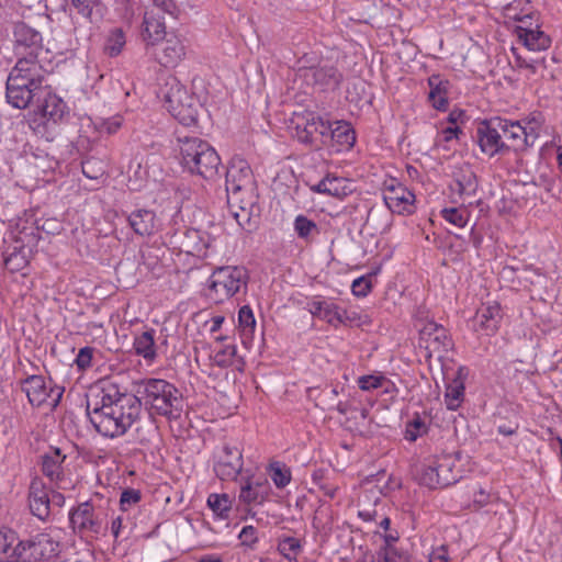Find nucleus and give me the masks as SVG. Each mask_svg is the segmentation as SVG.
Here are the masks:
<instances>
[{
  "label": "nucleus",
  "instance_id": "nucleus-12",
  "mask_svg": "<svg viewBox=\"0 0 562 562\" xmlns=\"http://www.w3.org/2000/svg\"><path fill=\"white\" fill-rule=\"evenodd\" d=\"M502 117L485 119L477 123L475 140L483 154L490 158L506 155L503 142Z\"/></svg>",
  "mask_w": 562,
  "mask_h": 562
},
{
  "label": "nucleus",
  "instance_id": "nucleus-63",
  "mask_svg": "<svg viewBox=\"0 0 562 562\" xmlns=\"http://www.w3.org/2000/svg\"><path fill=\"white\" fill-rule=\"evenodd\" d=\"M339 317L341 318V321H338V326H349L360 321V315L357 312H348L347 310L344 308L340 310Z\"/></svg>",
  "mask_w": 562,
  "mask_h": 562
},
{
  "label": "nucleus",
  "instance_id": "nucleus-59",
  "mask_svg": "<svg viewBox=\"0 0 562 562\" xmlns=\"http://www.w3.org/2000/svg\"><path fill=\"white\" fill-rule=\"evenodd\" d=\"M142 499V493L139 490L125 488L121 493L120 506L123 512L130 509L131 506L137 504Z\"/></svg>",
  "mask_w": 562,
  "mask_h": 562
},
{
  "label": "nucleus",
  "instance_id": "nucleus-52",
  "mask_svg": "<svg viewBox=\"0 0 562 562\" xmlns=\"http://www.w3.org/2000/svg\"><path fill=\"white\" fill-rule=\"evenodd\" d=\"M373 273H368L366 276H361L353 280L351 284V292L357 297H366L372 290L371 278Z\"/></svg>",
  "mask_w": 562,
  "mask_h": 562
},
{
  "label": "nucleus",
  "instance_id": "nucleus-22",
  "mask_svg": "<svg viewBox=\"0 0 562 562\" xmlns=\"http://www.w3.org/2000/svg\"><path fill=\"white\" fill-rule=\"evenodd\" d=\"M449 188L463 200L476 195L479 179L470 164L464 162L453 169L452 182Z\"/></svg>",
  "mask_w": 562,
  "mask_h": 562
},
{
  "label": "nucleus",
  "instance_id": "nucleus-37",
  "mask_svg": "<svg viewBox=\"0 0 562 562\" xmlns=\"http://www.w3.org/2000/svg\"><path fill=\"white\" fill-rule=\"evenodd\" d=\"M256 328V319L249 305H244L238 311V330L241 344L249 348Z\"/></svg>",
  "mask_w": 562,
  "mask_h": 562
},
{
  "label": "nucleus",
  "instance_id": "nucleus-4",
  "mask_svg": "<svg viewBox=\"0 0 562 562\" xmlns=\"http://www.w3.org/2000/svg\"><path fill=\"white\" fill-rule=\"evenodd\" d=\"M180 162L192 175L213 181L220 177V169H224L217 151L206 140L199 137L186 136L178 138Z\"/></svg>",
  "mask_w": 562,
  "mask_h": 562
},
{
  "label": "nucleus",
  "instance_id": "nucleus-20",
  "mask_svg": "<svg viewBox=\"0 0 562 562\" xmlns=\"http://www.w3.org/2000/svg\"><path fill=\"white\" fill-rule=\"evenodd\" d=\"M43 89L44 88L31 87L26 82L18 81L16 79L8 76L5 92L7 101L13 108L24 110L32 104L35 105Z\"/></svg>",
  "mask_w": 562,
  "mask_h": 562
},
{
  "label": "nucleus",
  "instance_id": "nucleus-8",
  "mask_svg": "<svg viewBox=\"0 0 562 562\" xmlns=\"http://www.w3.org/2000/svg\"><path fill=\"white\" fill-rule=\"evenodd\" d=\"M454 463L449 456L428 459L415 468L414 476L419 485L429 490L443 488L459 481L453 472Z\"/></svg>",
  "mask_w": 562,
  "mask_h": 562
},
{
  "label": "nucleus",
  "instance_id": "nucleus-32",
  "mask_svg": "<svg viewBox=\"0 0 562 562\" xmlns=\"http://www.w3.org/2000/svg\"><path fill=\"white\" fill-rule=\"evenodd\" d=\"M41 233L37 226L25 223L20 227L18 225V233L14 236V246L16 249L25 250L27 255H34L37 250Z\"/></svg>",
  "mask_w": 562,
  "mask_h": 562
},
{
  "label": "nucleus",
  "instance_id": "nucleus-61",
  "mask_svg": "<svg viewBox=\"0 0 562 562\" xmlns=\"http://www.w3.org/2000/svg\"><path fill=\"white\" fill-rule=\"evenodd\" d=\"M319 131L317 140L319 142L318 149H321L324 146L331 147L333 139L331 138V132H334L335 123L331 124L329 121H326L323 119V122L318 124Z\"/></svg>",
  "mask_w": 562,
  "mask_h": 562
},
{
  "label": "nucleus",
  "instance_id": "nucleus-43",
  "mask_svg": "<svg viewBox=\"0 0 562 562\" xmlns=\"http://www.w3.org/2000/svg\"><path fill=\"white\" fill-rule=\"evenodd\" d=\"M159 439L158 427L155 422L148 420L136 427L135 440L144 448H150Z\"/></svg>",
  "mask_w": 562,
  "mask_h": 562
},
{
  "label": "nucleus",
  "instance_id": "nucleus-25",
  "mask_svg": "<svg viewBox=\"0 0 562 562\" xmlns=\"http://www.w3.org/2000/svg\"><path fill=\"white\" fill-rule=\"evenodd\" d=\"M133 232L139 236H150L158 231L159 220L154 210L135 209L126 216Z\"/></svg>",
  "mask_w": 562,
  "mask_h": 562
},
{
  "label": "nucleus",
  "instance_id": "nucleus-11",
  "mask_svg": "<svg viewBox=\"0 0 562 562\" xmlns=\"http://www.w3.org/2000/svg\"><path fill=\"white\" fill-rule=\"evenodd\" d=\"M419 345L424 346L426 361H430L434 356H437L439 361H442L447 353L453 349L454 342L442 325L434 321L427 322L419 330Z\"/></svg>",
  "mask_w": 562,
  "mask_h": 562
},
{
  "label": "nucleus",
  "instance_id": "nucleus-16",
  "mask_svg": "<svg viewBox=\"0 0 562 562\" xmlns=\"http://www.w3.org/2000/svg\"><path fill=\"white\" fill-rule=\"evenodd\" d=\"M502 134L503 142L506 146V154L509 151H525L527 148L533 146L538 134L533 127L527 130L519 121H510L502 119Z\"/></svg>",
  "mask_w": 562,
  "mask_h": 562
},
{
  "label": "nucleus",
  "instance_id": "nucleus-21",
  "mask_svg": "<svg viewBox=\"0 0 562 562\" xmlns=\"http://www.w3.org/2000/svg\"><path fill=\"white\" fill-rule=\"evenodd\" d=\"M27 501L33 516L42 521H46L49 518V490L41 477L35 476L32 479L29 486Z\"/></svg>",
  "mask_w": 562,
  "mask_h": 562
},
{
  "label": "nucleus",
  "instance_id": "nucleus-49",
  "mask_svg": "<svg viewBox=\"0 0 562 562\" xmlns=\"http://www.w3.org/2000/svg\"><path fill=\"white\" fill-rule=\"evenodd\" d=\"M201 108L199 101L193 97V101L188 105L179 108L172 116L184 126H192L198 123L199 109Z\"/></svg>",
  "mask_w": 562,
  "mask_h": 562
},
{
  "label": "nucleus",
  "instance_id": "nucleus-10",
  "mask_svg": "<svg viewBox=\"0 0 562 562\" xmlns=\"http://www.w3.org/2000/svg\"><path fill=\"white\" fill-rule=\"evenodd\" d=\"M60 551V543L49 533L38 532L16 542L14 562H44L56 558Z\"/></svg>",
  "mask_w": 562,
  "mask_h": 562
},
{
  "label": "nucleus",
  "instance_id": "nucleus-62",
  "mask_svg": "<svg viewBox=\"0 0 562 562\" xmlns=\"http://www.w3.org/2000/svg\"><path fill=\"white\" fill-rule=\"evenodd\" d=\"M238 538L241 544L252 547L258 541L257 529L251 525L244 526Z\"/></svg>",
  "mask_w": 562,
  "mask_h": 562
},
{
  "label": "nucleus",
  "instance_id": "nucleus-36",
  "mask_svg": "<svg viewBox=\"0 0 562 562\" xmlns=\"http://www.w3.org/2000/svg\"><path fill=\"white\" fill-rule=\"evenodd\" d=\"M338 395L339 391L336 386L326 385L319 391L316 397V405L319 406L323 411H337L338 413L345 415L348 411V405L347 403L338 401Z\"/></svg>",
  "mask_w": 562,
  "mask_h": 562
},
{
  "label": "nucleus",
  "instance_id": "nucleus-14",
  "mask_svg": "<svg viewBox=\"0 0 562 562\" xmlns=\"http://www.w3.org/2000/svg\"><path fill=\"white\" fill-rule=\"evenodd\" d=\"M12 45L16 56H38L43 49V35L24 21L12 23Z\"/></svg>",
  "mask_w": 562,
  "mask_h": 562
},
{
  "label": "nucleus",
  "instance_id": "nucleus-27",
  "mask_svg": "<svg viewBox=\"0 0 562 562\" xmlns=\"http://www.w3.org/2000/svg\"><path fill=\"white\" fill-rule=\"evenodd\" d=\"M323 117L313 112H307L296 122L295 133L299 142L310 145L314 149H318L319 142L317 140L318 131Z\"/></svg>",
  "mask_w": 562,
  "mask_h": 562
},
{
  "label": "nucleus",
  "instance_id": "nucleus-45",
  "mask_svg": "<svg viewBox=\"0 0 562 562\" xmlns=\"http://www.w3.org/2000/svg\"><path fill=\"white\" fill-rule=\"evenodd\" d=\"M465 385L462 382H450L446 386L445 403L449 411H457L464 400Z\"/></svg>",
  "mask_w": 562,
  "mask_h": 562
},
{
  "label": "nucleus",
  "instance_id": "nucleus-57",
  "mask_svg": "<svg viewBox=\"0 0 562 562\" xmlns=\"http://www.w3.org/2000/svg\"><path fill=\"white\" fill-rule=\"evenodd\" d=\"M94 352L95 348L90 346H86L79 349L75 359V364L79 371H86L87 369L91 368Z\"/></svg>",
  "mask_w": 562,
  "mask_h": 562
},
{
  "label": "nucleus",
  "instance_id": "nucleus-46",
  "mask_svg": "<svg viewBox=\"0 0 562 562\" xmlns=\"http://www.w3.org/2000/svg\"><path fill=\"white\" fill-rule=\"evenodd\" d=\"M33 255H27L25 250L16 249L13 245L12 251L4 258V267L12 273L22 271L29 263Z\"/></svg>",
  "mask_w": 562,
  "mask_h": 562
},
{
  "label": "nucleus",
  "instance_id": "nucleus-13",
  "mask_svg": "<svg viewBox=\"0 0 562 562\" xmlns=\"http://www.w3.org/2000/svg\"><path fill=\"white\" fill-rule=\"evenodd\" d=\"M212 240L207 232L192 227L179 228L171 236V244H173L180 252L200 258L207 256Z\"/></svg>",
  "mask_w": 562,
  "mask_h": 562
},
{
  "label": "nucleus",
  "instance_id": "nucleus-64",
  "mask_svg": "<svg viewBox=\"0 0 562 562\" xmlns=\"http://www.w3.org/2000/svg\"><path fill=\"white\" fill-rule=\"evenodd\" d=\"M442 137L445 142H450L452 139H459V136L463 134V131L459 126H447L441 131Z\"/></svg>",
  "mask_w": 562,
  "mask_h": 562
},
{
  "label": "nucleus",
  "instance_id": "nucleus-42",
  "mask_svg": "<svg viewBox=\"0 0 562 562\" xmlns=\"http://www.w3.org/2000/svg\"><path fill=\"white\" fill-rule=\"evenodd\" d=\"M293 227L297 237L306 243H311L321 232L317 224L303 214L294 218Z\"/></svg>",
  "mask_w": 562,
  "mask_h": 562
},
{
  "label": "nucleus",
  "instance_id": "nucleus-33",
  "mask_svg": "<svg viewBox=\"0 0 562 562\" xmlns=\"http://www.w3.org/2000/svg\"><path fill=\"white\" fill-rule=\"evenodd\" d=\"M516 33L518 40L528 50L540 52L547 49L550 46V37L544 32L539 30V27L533 30L518 26Z\"/></svg>",
  "mask_w": 562,
  "mask_h": 562
},
{
  "label": "nucleus",
  "instance_id": "nucleus-41",
  "mask_svg": "<svg viewBox=\"0 0 562 562\" xmlns=\"http://www.w3.org/2000/svg\"><path fill=\"white\" fill-rule=\"evenodd\" d=\"M126 36L122 27H113L109 31L104 42V54L109 57H117L125 47Z\"/></svg>",
  "mask_w": 562,
  "mask_h": 562
},
{
  "label": "nucleus",
  "instance_id": "nucleus-60",
  "mask_svg": "<svg viewBox=\"0 0 562 562\" xmlns=\"http://www.w3.org/2000/svg\"><path fill=\"white\" fill-rule=\"evenodd\" d=\"M340 310L341 307L339 305L327 301L323 308L321 319L334 327H338V321H341L339 317Z\"/></svg>",
  "mask_w": 562,
  "mask_h": 562
},
{
  "label": "nucleus",
  "instance_id": "nucleus-3",
  "mask_svg": "<svg viewBox=\"0 0 562 562\" xmlns=\"http://www.w3.org/2000/svg\"><path fill=\"white\" fill-rule=\"evenodd\" d=\"M150 415H158L168 420H178L184 411L186 401L182 392L164 379L148 378L137 383L136 394Z\"/></svg>",
  "mask_w": 562,
  "mask_h": 562
},
{
  "label": "nucleus",
  "instance_id": "nucleus-54",
  "mask_svg": "<svg viewBox=\"0 0 562 562\" xmlns=\"http://www.w3.org/2000/svg\"><path fill=\"white\" fill-rule=\"evenodd\" d=\"M389 380L382 374H368L358 378V386L362 391H371L382 387Z\"/></svg>",
  "mask_w": 562,
  "mask_h": 562
},
{
  "label": "nucleus",
  "instance_id": "nucleus-19",
  "mask_svg": "<svg viewBox=\"0 0 562 562\" xmlns=\"http://www.w3.org/2000/svg\"><path fill=\"white\" fill-rule=\"evenodd\" d=\"M157 97L164 102L165 108L171 115L179 108L186 106L193 101V95L189 94L186 87L173 76H169L160 85Z\"/></svg>",
  "mask_w": 562,
  "mask_h": 562
},
{
  "label": "nucleus",
  "instance_id": "nucleus-2",
  "mask_svg": "<svg viewBox=\"0 0 562 562\" xmlns=\"http://www.w3.org/2000/svg\"><path fill=\"white\" fill-rule=\"evenodd\" d=\"M227 206L237 224L248 233L257 229L260 222L256 180L250 165L234 157L225 171Z\"/></svg>",
  "mask_w": 562,
  "mask_h": 562
},
{
  "label": "nucleus",
  "instance_id": "nucleus-47",
  "mask_svg": "<svg viewBox=\"0 0 562 562\" xmlns=\"http://www.w3.org/2000/svg\"><path fill=\"white\" fill-rule=\"evenodd\" d=\"M207 505L221 519H226L232 510V499L227 494L212 493L207 497Z\"/></svg>",
  "mask_w": 562,
  "mask_h": 562
},
{
  "label": "nucleus",
  "instance_id": "nucleus-17",
  "mask_svg": "<svg viewBox=\"0 0 562 562\" xmlns=\"http://www.w3.org/2000/svg\"><path fill=\"white\" fill-rule=\"evenodd\" d=\"M383 200L392 213L408 215L415 212V194L396 179L384 182Z\"/></svg>",
  "mask_w": 562,
  "mask_h": 562
},
{
  "label": "nucleus",
  "instance_id": "nucleus-9",
  "mask_svg": "<svg viewBox=\"0 0 562 562\" xmlns=\"http://www.w3.org/2000/svg\"><path fill=\"white\" fill-rule=\"evenodd\" d=\"M21 391L25 393L29 403L33 407H41L44 404L55 408L59 405L65 389L42 374H30L20 382Z\"/></svg>",
  "mask_w": 562,
  "mask_h": 562
},
{
  "label": "nucleus",
  "instance_id": "nucleus-26",
  "mask_svg": "<svg viewBox=\"0 0 562 562\" xmlns=\"http://www.w3.org/2000/svg\"><path fill=\"white\" fill-rule=\"evenodd\" d=\"M428 101L437 111L446 112L449 106L451 82L440 74L431 75L427 80Z\"/></svg>",
  "mask_w": 562,
  "mask_h": 562
},
{
  "label": "nucleus",
  "instance_id": "nucleus-50",
  "mask_svg": "<svg viewBox=\"0 0 562 562\" xmlns=\"http://www.w3.org/2000/svg\"><path fill=\"white\" fill-rule=\"evenodd\" d=\"M269 474L278 488L285 487L291 481V470L284 463L272 462L269 467Z\"/></svg>",
  "mask_w": 562,
  "mask_h": 562
},
{
  "label": "nucleus",
  "instance_id": "nucleus-56",
  "mask_svg": "<svg viewBox=\"0 0 562 562\" xmlns=\"http://www.w3.org/2000/svg\"><path fill=\"white\" fill-rule=\"evenodd\" d=\"M101 165L102 162L94 157L86 158L81 162L82 173L89 179H98L103 175Z\"/></svg>",
  "mask_w": 562,
  "mask_h": 562
},
{
  "label": "nucleus",
  "instance_id": "nucleus-23",
  "mask_svg": "<svg viewBox=\"0 0 562 562\" xmlns=\"http://www.w3.org/2000/svg\"><path fill=\"white\" fill-rule=\"evenodd\" d=\"M243 469V454L236 447L225 445L214 464V472L222 481L235 480Z\"/></svg>",
  "mask_w": 562,
  "mask_h": 562
},
{
  "label": "nucleus",
  "instance_id": "nucleus-24",
  "mask_svg": "<svg viewBox=\"0 0 562 562\" xmlns=\"http://www.w3.org/2000/svg\"><path fill=\"white\" fill-rule=\"evenodd\" d=\"M315 193L325 194L339 200L353 193L355 182L344 177L327 175L318 183L311 187Z\"/></svg>",
  "mask_w": 562,
  "mask_h": 562
},
{
  "label": "nucleus",
  "instance_id": "nucleus-34",
  "mask_svg": "<svg viewBox=\"0 0 562 562\" xmlns=\"http://www.w3.org/2000/svg\"><path fill=\"white\" fill-rule=\"evenodd\" d=\"M331 134L333 145L335 151H344L353 147L356 143V132L352 125L347 121H336Z\"/></svg>",
  "mask_w": 562,
  "mask_h": 562
},
{
  "label": "nucleus",
  "instance_id": "nucleus-39",
  "mask_svg": "<svg viewBox=\"0 0 562 562\" xmlns=\"http://www.w3.org/2000/svg\"><path fill=\"white\" fill-rule=\"evenodd\" d=\"M212 359L215 366L223 369L235 366L238 370H241L245 364L244 359L237 356V347L234 342L223 345Z\"/></svg>",
  "mask_w": 562,
  "mask_h": 562
},
{
  "label": "nucleus",
  "instance_id": "nucleus-29",
  "mask_svg": "<svg viewBox=\"0 0 562 562\" xmlns=\"http://www.w3.org/2000/svg\"><path fill=\"white\" fill-rule=\"evenodd\" d=\"M503 318L501 304L496 301L486 302L477 310L475 322L487 335L494 334Z\"/></svg>",
  "mask_w": 562,
  "mask_h": 562
},
{
  "label": "nucleus",
  "instance_id": "nucleus-18",
  "mask_svg": "<svg viewBox=\"0 0 562 562\" xmlns=\"http://www.w3.org/2000/svg\"><path fill=\"white\" fill-rule=\"evenodd\" d=\"M46 69L37 60V56H19L9 77L29 83L31 87L46 88L44 80Z\"/></svg>",
  "mask_w": 562,
  "mask_h": 562
},
{
  "label": "nucleus",
  "instance_id": "nucleus-31",
  "mask_svg": "<svg viewBox=\"0 0 562 562\" xmlns=\"http://www.w3.org/2000/svg\"><path fill=\"white\" fill-rule=\"evenodd\" d=\"M156 329L146 328L139 334H135L133 348L138 357H142L148 364L156 361L158 353V346L156 344Z\"/></svg>",
  "mask_w": 562,
  "mask_h": 562
},
{
  "label": "nucleus",
  "instance_id": "nucleus-35",
  "mask_svg": "<svg viewBox=\"0 0 562 562\" xmlns=\"http://www.w3.org/2000/svg\"><path fill=\"white\" fill-rule=\"evenodd\" d=\"M70 9L90 23L102 20L106 11L102 0H71Z\"/></svg>",
  "mask_w": 562,
  "mask_h": 562
},
{
  "label": "nucleus",
  "instance_id": "nucleus-7",
  "mask_svg": "<svg viewBox=\"0 0 562 562\" xmlns=\"http://www.w3.org/2000/svg\"><path fill=\"white\" fill-rule=\"evenodd\" d=\"M248 271L244 267L223 266L213 270L207 279V296L215 302H223L247 286Z\"/></svg>",
  "mask_w": 562,
  "mask_h": 562
},
{
  "label": "nucleus",
  "instance_id": "nucleus-55",
  "mask_svg": "<svg viewBox=\"0 0 562 562\" xmlns=\"http://www.w3.org/2000/svg\"><path fill=\"white\" fill-rule=\"evenodd\" d=\"M378 562H409V554L401 548H390L384 552H378Z\"/></svg>",
  "mask_w": 562,
  "mask_h": 562
},
{
  "label": "nucleus",
  "instance_id": "nucleus-38",
  "mask_svg": "<svg viewBox=\"0 0 562 562\" xmlns=\"http://www.w3.org/2000/svg\"><path fill=\"white\" fill-rule=\"evenodd\" d=\"M269 491L268 482H256L248 479L240 487L239 499L246 504H261Z\"/></svg>",
  "mask_w": 562,
  "mask_h": 562
},
{
  "label": "nucleus",
  "instance_id": "nucleus-40",
  "mask_svg": "<svg viewBox=\"0 0 562 562\" xmlns=\"http://www.w3.org/2000/svg\"><path fill=\"white\" fill-rule=\"evenodd\" d=\"M19 535L10 528H0V562H14Z\"/></svg>",
  "mask_w": 562,
  "mask_h": 562
},
{
  "label": "nucleus",
  "instance_id": "nucleus-58",
  "mask_svg": "<svg viewBox=\"0 0 562 562\" xmlns=\"http://www.w3.org/2000/svg\"><path fill=\"white\" fill-rule=\"evenodd\" d=\"M153 7L149 10H155V12H159L160 15L168 14L172 19H176L179 9L173 0H151Z\"/></svg>",
  "mask_w": 562,
  "mask_h": 562
},
{
  "label": "nucleus",
  "instance_id": "nucleus-28",
  "mask_svg": "<svg viewBox=\"0 0 562 562\" xmlns=\"http://www.w3.org/2000/svg\"><path fill=\"white\" fill-rule=\"evenodd\" d=\"M166 36L164 15L155 10H147L144 15L142 37L147 45H156Z\"/></svg>",
  "mask_w": 562,
  "mask_h": 562
},
{
  "label": "nucleus",
  "instance_id": "nucleus-30",
  "mask_svg": "<svg viewBox=\"0 0 562 562\" xmlns=\"http://www.w3.org/2000/svg\"><path fill=\"white\" fill-rule=\"evenodd\" d=\"M41 458V470L50 482L58 483L64 479L63 463L66 460V454L59 448L50 447Z\"/></svg>",
  "mask_w": 562,
  "mask_h": 562
},
{
  "label": "nucleus",
  "instance_id": "nucleus-48",
  "mask_svg": "<svg viewBox=\"0 0 562 562\" xmlns=\"http://www.w3.org/2000/svg\"><path fill=\"white\" fill-rule=\"evenodd\" d=\"M184 46L178 38L167 40L164 47V56L159 60L165 66L176 65L184 56Z\"/></svg>",
  "mask_w": 562,
  "mask_h": 562
},
{
  "label": "nucleus",
  "instance_id": "nucleus-53",
  "mask_svg": "<svg viewBox=\"0 0 562 562\" xmlns=\"http://www.w3.org/2000/svg\"><path fill=\"white\" fill-rule=\"evenodd\" d=\"M464 210H460L457 207H446L442 209L440 214L443 220L447 222L458 226V227H464L468 222V217L465 215Z\"/></svg>",
  "mask_w": 562,
  "mask_h": 562
},
{
  "label": "nucleus",
  "instance_id": "nucleus-15",
  "mask_svg": "<svg viewBox=\"0 0 562 562\" xmlns=\"http://www.w3.org/2000/svg\"><path fill=\"white\" fill-rule=\"evenodd\" d=\"M301 77L307 85L317 87L321 91H335L339 89L344 75L333 64H318L300 68Z\"/></svg>",
  "mask_w": 562,
  "mask_h": 562
},
{
  "label": "nucleus",
  "instance_id": "nucleus-51",
  "mask_svg": "<svg viewBox=\"0 0 562 562\" xmlns=\"http://www.w3.org/2000/svg\"><path fill=\"white\" fill-rule=\"evenodd\" d=\"M301 549L302 544L297 538L284 536L279 539L278 551L289 561L295 559Z\"/></svg>",
  "mask_w": 562,
  "mask_h": 562
},
{
  "label": "nucleus",
  "instance_id": "nucleus-44",
  "mask_svg": "<svg viewBox=\"0 0 562 562\" xmlns=\"http://www.w3.org/2000/svg\"><path fill=\"white\" fill-rule=\"evenodd\" d=\"M428 429L429 424L427 423V417L422 416L418 413H415L412 419L406 423L404 438L411 442H414L418 438L426 435L428 432Z\"/></svg>",
  "mask_w": 562,
  "mask_h": 562
},
{
  "label": "nucleus",
  "instance_id": "nucleus-5",
  "mask_svg": "<svg viewBox=\"0 0 562 562\" xmlns=\"http://www.w3.org/2000/svg\"><path fill=\"white\" fill-rule=\"evenodd\" d=\"M35 117L31 121V127L38 134H44L53 126L63 123L69 115L66 102L57 95L50 87L43 89L34 105Z\"/></svg>",
  "mask_w": 562,
  "mask_h": 562
},
{
  "label": "nucleus",
  "instance_id": "nucleus-6",
  "mask_svg": "<svg viewBox=\"0 0 562 562\" xmlns=\"http://www.w3.org/2000/svg\"><path fill=\"white\" fill-rule=\"evenodd\" d=\"M69 524L76 535L86 539H97L108 531L105 512L92 501L79 503L69 512Z\"/></svg>",
  "mask_w": 562,
  "mask_h": 562
},
{
  "label": "nucleus",
  "instance_id": "nucleus-1",
  "mask_svg": "<svg viewBox=\"0 0 562 562\" xmlns=\"http://www.w3.org/2000/svg\"><path fill=\"white\" fill-rule=\"evenodd\" d=\"M86 412L94 429L113 439L125 435L139 418L140 402L119 384L104 382L93 400L87 401Z\"/></svg>",
  "mask_w": 562,
  "mask_h": 562
}]
</instances>
